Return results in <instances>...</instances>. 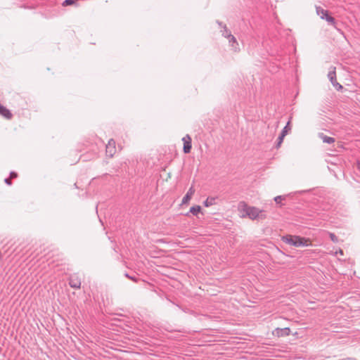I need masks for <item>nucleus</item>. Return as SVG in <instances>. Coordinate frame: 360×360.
Segmentation results:
<instances>
[{"instance_id": "1", "label": "nucleus", "mask_w": 360, "mask_h": 360, "mask_svg": "<svg viewBox=\"0 0 360 360\" xmlns=\"http://www.w3.org/2000/svg\"><path fill=\"white\" fill-rule=\"evenodd\" d=\"M238 210L242 214L243 217H248L252 220L265 218L263 210L255 207L249 206L245 202H240L239 203Z\"/></svg>"}, {"instance_id": "2", "label": "nucleus", "mask_w": 360, "mask_h": 360, "mask_svg": "<svg viewBox=\"0 0 360 360\" xmlns=\"http://www.w3.org/2000/svg\"><path fill=\"white\" fill-rule=\"evenodd\" d=\"M283 241L295 247H304L309 245V240L297 236H284L283 237Z\"/></svg>"}, {"instance_id": "3", "label": "nucleus", "mask_w": 360, "mask_h": 360, "mask_svg": "<svg viewBox=\"0 0 360 360\" xmlns=\"http://www.w3.org/2000/svg\"><path fill=\"white\" fill-rule=\"evenodd\" d=\"M328 78L330 80V82L332 83V84L336 87L338 89H342V86L340 85L336 79V72H335V68L331 67V70L329 71L328 74Z\"/></svg>"}, {"instance_id": "4", "label": "nucleus", "mask_w": 360, "mask_h": 360, "mask_svg": "<svg viewBox=\"0 0 360 360\" xmlns=\"http://www.w3.org/2000/svg\"><path fill=\"white\" fill-rule=\"evenodd\" d=\"M106 155L110 158L113 157L116 153L115 141L113 139H110L106 145Z\"/></svg>"}, {"instance_id": "5", "label": "nucleus", "mask_w": 360, "mask_h": 360, "mask_svg": "<svg viewBox=\"0 0 360 360\" xmlns=\"http://www.w3.org/2000/svg\"><path fill=\"white\" fill-rule=\"evenodd\" d=\"M225 32H226V34H223L224 35L225 37H227L229 39V44L232 46V49L234 51H238L239 50V47H238V44L236 41V39L232 34H228V32L226 30H225Z\"/></svg>"}, {"instance_id": "6", "label": "nucleus", "mask_w": 360, "mask_h": 360, "mask_svg": "<svg viewBox=\"0 0 360 360\" xmlns=\"http://www.w3.org/2000/svg\"><path fill=\"white\" fill-rule=\"evenodd\" d=\"M182 141L184 142V152L185 153H189L192 148L191 136L188 134H186L183 137Z\"/></svg>"}, {"instance_id": "7", "label": "nucleus", "mask_w": 360, "mask_h": 360, "mask_svg": "<svg viewBox=\"0 0 360 360\" xmlns=\"http://www.w3.org/2000/svg\"><path fill=\"white\" fill-rule=\"evenodd\" d=\"M69 284L71 288L78 289L81 286V281L77 276H72L70 278Z\"/></svg>"}, {"instance_id": "8", "label": "nucleus", "mask_w": 360, "mask_h": 360, "mask_svg": "<svg viewBox=\"0 0 360 360\" xmlns=\"http://www.w3.org/2000/svg\"><path fill=\"white\" fill-rule=\"evenodd\" d=\"M290 333V328H276L275 331L274 332V335L278 336V337H283V336H287L289 335Z\"/></svg>"}, {"instance_id": "9", "label": "nucleus", "mask_w": 360, "mask_h": 360, "mask_svg": "<svg viewBox=\"0 0 360 360\" xmlns=\"http://www.w3.org/2000/svg\"><path fill=\"white\" fill-rule=\"evenodd\" d=\"M316 14L322 19L324 20L328 15V11L323 9L321 6H316Z\"/></svg>"}, {"instance_id": "10", "label": "nucleus", "mask_w": 360, "mask_h": 360, "mask_svg": "<svg viewBox=\"0 0 360 360\" xmlns=\"http://www.w3.org/2000/svg\"><path fill=\"white\" fill-rule=\"evenodd\" d=\"M194 193H195V190H194L193 187H191L188 189V191H187L185 196L183 198L182 203L183 204L187 203L191 200V198L193 196V195L194 194Z\"/></svg>"}, {"instance_id": "11", "label": "nucleus", "mask_w": 360, "mask_h": 360, "mask_svg": "<svg viewBox=\"0 0 360 360\" xmlns=\"http://www.w3.org/2000/svg\"><path fill=\"white\" fill-rule=\"evenodd\" d=\"M0 115L6 117V119H11L12 114L9 110L0 105Z\"/></svg>"}, {"instance_id": "12", "label": "nucleus", "mask_w": 360, "mask_h": 360, "mask_svg": "<svg viewBox=\"0 0 360 360\" xmlns=\"http://www.w3.org/2000/svg\"><path fill=\"white\" fill-rule=\"evenodd\" d=\"M319 137L322 139L323 142L326 143H333L335 142V139L333 137L327 136L323 134H320Z\"/></svg>"}, {"instance_id": "13", "label": "nucleus", "mask_w": 360, "mask_h": 360, "mask_svg": "<svg viewBox=\"0 0 360 360\" xmlns=\"http://www.w3.org/2000/svg\"><path fill=\"white\" fill-rule=\"evenodd\" d=\"M216 198H207L206 200L204 202V205L205 207H210L214 204H215Z\"/></svg>"}, {"instance_id": "14", "label": "nucleus", "mask_w": 360, "mask_h": 360, "mask_svg": "<svg viewBox=\"0 0 360 360\" xmlns=\"http://www.w3.org/2000/svg\"><path fill=\"white\" fill-rule=\"evenodd\" d=\"M201 210V207L199 205L193 206L190 208V212L193 215H197Z\"/></svg>"}, {"instance_id": "15", "label": "nucleus", "mask_w": 360, "mask_h": 360, "mask_svg": "<svg viewBox=\"0 0 360 360\" xmlns=\"http://www.w3.org/2000/svg\"><path fill=\"white\" fill-rule=\"evenodd\" d=\"M328 23L335 27V20L333 17L330 15H327V17L324 19Z\"/></svg>"}, {"instance_id": "16", "label": "nucleus", "mask_w": 360, "mask_h": 360, "mask_svg": "<svg viewBox=\"0 0 360 360\" xmlns=\"http://www.w3.org/2000/svg\"><path fill=\"white\" fill-rule=\"evenodd\" d=\"M290 130V122H288L287 123V124L285 125V127L283 129L282 131L281 134H284V136H286L288 133V131Z\"/></svg>"}, {"instance_id": "17", "label": "nucleus", "mask_w": 360, "mask_h": 360, "mask_svg": "<svg viewBox=\"0 0 360 360\" xmlns=\"http://www.w3.org/2000/svg\"><path fill=\"white\" fill-rule=\"evenodd\" d=\"M285 136H284V134H281L279 135V136H278V140H277V141H278V142H277V145H276V146H277V147H280V146L281 145V143H282V142H283V139H284V137H285Z\"/></svg>"}, {"instance_id": "18", "label": "nucleus", "mask_w": 360, "mask_h": 360, "mask_svg": "<svg viewBox=\"0 0 360 360\" xmlns=\"http://www.w3.org/2000/svg\"><path fill=\"white\" fill-rule=\"evenodd\" d=\"M75 0H65L62 4L63 6H69L73 4Z\"/></svg>"}, {"instance_id": "19", "label": "nucleus", "mask_w": 360, "mask_h": 360, "mask_svg": "<svg viewBox=\"0 0 360 360\" xmlns=\"http://www.w3.org/2000/svg\"><path fill=\"white\" fill-rule=\"evenodd\" d=\"M329 236H330V239H331L333 242H335H335H338V238H337V236H336L334 233H329Z\"/></svg>"}, {"instance_id": "20", "label": "nucleus", "mask_w": 360, "mask_h": 360, "mask_svg": "<svg viewBox=\"0 0 360 360\" xmlns=\"http://www.w3.org/2000/svg\"><path fill=\"white\" fill-rule=\"evenodd\" d=\"M282 199H283V197L281 195H278V196L275 197L274 200L276 203H279Z\"/></svg>"}, {"instance_id": "21", "label": "nucleus", "mask_w": 360, "mask_h": 360, "mask_svg": "<svg viewBox=\"0 0 360 360\" xmlns=\"http://www.w3.org/2000/svg\"><path fill=\"white\" fill-rule=\"evenodd\" d=\"M4 181H5V183H6V184H8V185H11V179H8V178L5 179Z\"/></svg>"}, {"instance_id": "22", "label": "nucleus", "mask_w": 360, "mask_h": 360, "mask_svg": "<svg viewBox=\"0 0 360 360\" xmlns=\"http://www.w3.org/2000/svg\"><path fill=\"white\" fill-rule=\"evenodd\" d=\"M11 178H15L17 176V174L14 172H11L10 174Z\"/></svg>"}, {"instance_id": "23", "label": "nucleus", "mask_w": 360, "mask_h": 360, "mask_svg": "<svg viewBox=\"0 0 360 360\" xmlns=\"http://www.w3.org/2000/svg\"><path fill=\"white\" fill-rule=\"evenodd\" d=\"M357 169L360 171V162H358L356 164Z\"/></svg>"}, {"instance_id": "24", "label": "nucleus", "mask_w": 360, "mask_h": 360, "mask_svg": "<svg viewBox=\"0 0 360 360\" xmlns=\"http://www.w3.org/2000/svg\"><path fill=\"white\" fill-rule=\"evenodd\" d=\"M338 253L340 254V255H343V251L342 250H340L338 252H336L335 254L337 255Z\"/></svg>"}, {"instance_id": "25", "label": "nucleus", "mask_w": 360, "mask_h": 360, "mask_svg": "<svg viewBox=\"0 0 360 360\" xmlns=\"http://www.w3.org/2000/svg\"><path fill=\"white\" fill-rule=\"evenodd\" d=\"M129 279H131V280H132L134 281H137L136 278L135 277H133V276H130Z\"/></svg>"}, {"instance_id": "26", "label": "nucleus", "mask_w": 360, "mask_h": 360, "mask_svg": "<svg viewBox=\"0 0 360 360\" xmlns=\"http://www.w3.org/2000/svg\"><path fill=\"white\" fill-rule=\"evenodd\" d=\"M125 276H126V277H127V278H129V277H130V276H129V274H125Z\"/></svg>"}]
</instances>
